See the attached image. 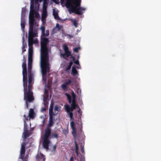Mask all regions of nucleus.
<instances>
[{"mask_svg": "<svg viewBox=\"0 0 161 161\" xmlns=\"http://www.w3.org/2000/svg\"><path fill=\"white\" fill-rule=\"evenodd\" d=\"M36 158L38 161H45V160L44 156L42 153L38 154L36 156Z\"/></svg>", "mask_w": 161, "mask_h": 161, "instance_id": "obj_11", "label": "nucleus"}, {"mask_svg": "<svg viewBox=\"0 0 161 161\" xmlns=\"http://www.w3.org/2000/svg\"><path fill=\"white\" fill-rule=\"evenodd\" d=\"M35 113L34 109L32 108H30L29 111V119H30L33 118L34 117Z\"/></svg>", "mask_w": 161, "mask_h": 161, "instance_id": "obj_14", "label": "nucleus"}, {"mask_svg": "<svg viewBox=\"0 0 161 161\" xmlns=\"http://www.w3.org/2000/svg\"><path fill=\"white\" fill-rule=\"evenodd\" d=\"M49 35V31L48 30H47L46 31V32H45L44 33L42 34V36L44 37L48 36Z\"/></svg>", "mask_w": 161, "mask_h": 161, "instance_id": "obj_28", "label": "nucleus"}, {"mask_svg": "<svg viewBox=\"0 0 161 161\" xmlns=\"http://www.w3.org/2000/svg\"><path fill=\"white\" fill-rule=\"evenodd\" d=\"M24 58H24V62L22 65L24 91V99L25 101L26 108H28L29 105L28 103L33 102L34 100V98L32 91V83H31V86H30V88L29 87V85L27 86L26 64L25 59H24Z\"/></svg>", "mask_w": 161, "mask_h": 161, "instance_id": "obj_2", "label": "nucleus"}, {"mask_svg": "<svg viewBox=\"0 0 161 161\" xmlns=\"http://www.w3.org/2000/svg\"><path fill=\"white\" fill-rule=\"evenodd\" d=\"M51 136L52 138H57L58 136V134L56 133H52L51 134Z\"/></svg>", "mask_w": 161, "mask_h": 161, "instance_id": "obj_27", "label": "nucleus"}, {"mask_svg": "<svg viewBox=\"0 0 161 161\" xmlns=\"http://www.w3.org/2000/svg\"><path fill=\"white\" fill-rule=\"evenodd\" d=\"M53 115H49V119L48 123L46 127H48L49 128H51V127L54 124L53 120Z\"/></svg>", "mask_w": 161, "mask_h": 161, "instance_id": "obj_12", "label": "nucleus"}, {"mask_svg": "<svg viewBox=\"0 0 161 161\" xmlns=\"http://www.w3.org/2000/svg\"><path fill=\"white\" fill-rule=\"evenodd\" d=\"M64 1V0H61V1L62 2H63Z\"/></svg>", "mask_w": 161, "mask_h": 161, "instance_id": "obj_51", "label": "nucleus"}, {"mask_svg": "<svg viewBox=\"0 0 161 161\" xmlns=\"http://www.w3.org/2000/svg\"><path fill=\"white\" fill-rule=\"evenodd\" d=\"M71 127L73 130V132H76L75 131V123L73 121L71 122L70 123Z\"/></svg>", "mask_w": 161, "mask_h": 161, "instance_id": "obj_23", "label": "nucleus"}, {"mask_svg": "<svg viewBox=\"0 0 161 161\" xmlns=\"http://www.w3.org/2000/svg\"><path fill=\"white\" fill-rule=\"evenodd\" d=\"M35 20V19L34 17V15H32V16H31L30 14L29 16V31H34V25Z\"/></svg>", "mask_w": 161, "mask_h": 161, "instance_id": "obj_9", "label": "nucleus"}, {"mask_svg": "<svg viewBox=\"0 0 161 161\" xmlns=\"http://www.w3.org/2000/svg\"><path fill=\"white\" fill-rule=\"evenodd\" d=\"M28 84L29 87L30 88V86H31V83L32 81V78L33 77V75L31 73L32 63L28 62Z\"/></svg>", "mask_w": 161, "mask_h": 161, "instance_id": "obj_6", "label": "nucleus"}, {"mask_svg": "<svg viewBox=\"0 0 161 161\" xmlns=\"http://www.w3.org/2000/svg\"><path fill=\"white\" fill-rule=\"evenodd\" d=\"M79 108V110H78L77 111V112H78V113H79L80 112V108Z\"/></svg>", "mask_w": 161, "mask_h": 161, "instance_id": "obj_48", "label": "nucleus"}, {"mask_svg": "<svg viewBox=\"0 0 161 161\" xmlns=\"http://www.w3.org/2000/svg\"><path fill=\"white\" fill-rule=\"evenodd\" d=\"M71 103V107H70L68 104L65 105V109L70 110L71 111H73L76 108H79V106L76 103V101H72Z\"/></svg>", "mask_w": 161, "mask_h": 161, "instance_id": "obj_8", "label": "nucleus"}, {"mask_svg": "<svg viewBox=\"0 0 161 161\" xmlns=\"http://www.w3.org/2000/svg\"><path fill=\"white\" fill-rule=\"evenodd\" d=\"M75 152L77 156H78L79 155L78 153V149H79V147L77 145L76 142V141H75Z\"/></svg>", "mask_w": 161, "mask_h": 161, "instance_id": "obj_20", "label": "nucleus"}, {"mask_svg": "<svg viewBox=\"0 0 161 161\" xmlns=\"http://www.w3.org/2000/svg\"><path fill=\"white\" fill-rule=\"evenodd\" d=\"M74 59H75V58H73V60H74Z\"/></svg>", "mask_w": 161, "mask_h": 161, "instance_id": "obj_52", "label": "nucleus"}, {"mask_svg": "<svg viewBox=\"0 0 161 161\" xmlns=\"http://www.w3.org/2000/svg\"><path fill=\"white\" fill-rule=\"evenodd\" d=\"M55 30V29L54 28H53L52 30V31L53 32V31H54Z\"/></svg>", "mask_w": 161, "mask_h": 161, "instance_id": "obj_50", "label": "nucleus"}, {"mask_svg": "<svg viewBox=\"0 0 161 161\" xmlns=\"http://www.w3.org/2000/svg\"><path fill=\"white\" fill-rule=\"evenodd\" d=\"M37 30L34 29V31H29L28 36L30 38V39L34 43H37L38 42V40L37 39H34V38L36 37H37Z\"/></svg>", "mask_w": 161, "mask_h": 161, "instance_id": "obj_5", "label": "nucleus"}, {"mask_svg": "<svg viewBox=\"0 0 161 161\" xmlns=\"http://www.w3.org/2000/svg\"><path fill=\"white\" fill-rule=\"evenodd\" d=\"M81 0H66L65 5L69 8V12L75 13L78 15L83 14L82 11L85 10V8L80 7Z\"/></svg>", "mask_w": 161, "mask_h": 161, "instance_id": "obj_3", "label": "nucleus"}, {"mask_svg": "<svg viewBox=\"0 0 161 161\" xmlns=\"http://www.w3.org/2000/svg\"><path fill=\"white\" fill-rule=\"evenodd\" d=\"M27 46L26 44H24V43H23L22 47V52L24 53L26 51V50L25 49V47H27Z\"/></svg>", "mask_w": 161, "mask_h": 161, "instance_id": "obj_32", "label": "nucleus"}, {"mask_svg": "<svg viewBox=\"0 0 161 161\" xmlns=\"http://www.w3.org/2000/svg\"><path fill=\"white\" fill-rule=\"evenodd\" d=\"M53 103H51V104L50 105V107L49 110V115H56L57 113L56 114H54L53 113Z\"/></svg>", "mask_w": 161, "mask_h": 161, "instance_id": "obj_13", "label": "nucleus"}, {"mask_svg": "<svg viewBox=\"0 0 161 161\" xmlns=\"http://www.w3.org/2000/svg\"><path fill=\"white\" fill-rule=\"evenodd\" d=\"M71 95L72 97V101H76V95L73 91L71 92Z\"/></svg>", "mask_w": 161, "mask_h": 161, "instance_id": "obj_25", "label": "nucleus"}, {"mask_svg": "<svg viewBox=\"0 0 161 161\" xmlns=\"http://www.w3.org/2000/svg\"><path fill=\"white\" fill-rule=\"evenodd\" d=\"M64 95L67 97V99L69 103H71L72 100L71 99V97L70 95L68 93H64Z\"/></svg>", "mask_w": 161, "mask_h": 161, "instance_id": "obj_18", "label": "nucleus"}, {"mask_svg": "<svg viewBox=\"0 0 161 161\" xmlns=\"http://www.w3.org/2000/svg\"><path fill=\"white\" fill-rule=\"evenodd\" d=\"M49 42L47 38H41V41L40 65L43 75H46L47 72L49 71V48L47 44Z\"/></svg>", "mask_w": 161, "mask_h": 161, "instance_id": "obj_1", "label": "nucleus"}, {"mask_svg": "<svg viewBox=\"0 0 161 161\" xmlns=\"http://www.w3.org/2000/svg\"><path fill=\"white\" fill-rule=\"evenodd\" d=\"M49 97V92L48 91L45 89L44 91V95L43 96V98H46L48 99Z\"/></svg>", "mask_w": 161, "mask_h": 161, "instance_id": "obj_21", "label": "nucleus"}, {"mask_svg": "<svg viewBox=\"0 0 161 161\" xmlns=\"http://www.w3.org/2000/svg\"><path fill=\"white\" fill-rule=\"evenodd\" d=\"M65 109L67 113L68 114L70 119H72L73 116V114L72 112L73 111H71L70 110L66 109Z\"/></svg>", "mask_w": 161, "mask_h": 161, "instance_id": "obj_17", "label": "nucleus"}, {"mask_svg": "<svg viewBox=\"0 0 161 161\" xmlns=\"http://www.w3.org/2000/svg\"><path fill=\"white\" fill-rule=\"evenodd\" d=\"M63 49L64 51V53L61 54V55L65 58V57L68 58L71 55V52L69 51V48L66 45H64L63 46Z\"/></svg>", "mask_w": 161, "mask_h": 161, "instance_id": "obj_7", "label": "nucleus"}, {"mask_svg": "<svg viewBox=\"0 0 161 161\" xmlns=\"http://www.w3.org/2000/svg\"><path fill=\"white\" fill-rule=\"evenodd\" d=\"M80 49V47H75L73 49V51L74 52L77 53L78 52V50Z\"/></svg>", "mask_w": 161, "mask_h": 161, "instance_id": "obj_33", "label": "nucleus"}, {"mask_svg": "<svg viewBox=\"0 0 161 161\" xmlns=\"http://www.w3.org/2000/svg\"><path fill=\"white\" fill-rule=\"evenodd\" d=\"M56 27L58 29V30L59 31L61 29V27L57 23L56 25Z\"/></svg>", "mask_w": 161, "mask_h": 161, "instance_id": "obj_38", "label": "nucleus"}, {"mask_svg": "<svg viewBox=\"0 0 161 161\" xmlns=\"http://www.w3.org/2000/svg\"><path fill=\"white\" fill-rule=\"evenodd\" d=\"M68 132V131L67 130H63V133L64 134H66Z\"/></svg>", "mask_w": 161, "mask_h": 161, "instance_id": "obj_39", "label": "nucleus"}, {"mask_svg": "<svg viewBox=\"0 0 161 161\" xmlns=\"http://www.w3.org/2000/svg\"><path fill=\"white\" fill-rule=\"evenodd\" d=\"M71 21L73 22L74 25L75 27L77 28V23L75 19H72Z\"/></svg>", "mask_w": 161, "mask_h": 161, "instance_id": "obj_31", "label": "nucleus"}, {"mask_svg": "<svg viewBox=\"0 0 161 161\" xmlns=\"http://www.w3.org/2000/svg\"><path fill=\"white\" fill-rule=\"evenodd\" d=\"M71 82V80H68L67 81H66L64 83L62 84L61 86V88L64 91H67V86L70 84Z\"/></svg>", "mask_w": 161, "mask_h": 161, "instance_id": "obj_10", "label": "nucleus"}, {"mask_svg": "<svg viewBox=\"0 0 161 161\" xmlns=\"http://www.w3.org/2000/svg\"><path fill=\"white\" fill-rule=\"evenodd\" d=\"M22 13H23V10H22Z\"/></svg>", "mask_w": 161, "mask_h": 161, "instance_id": "obj_53", "label": "nucleus"}, {"mask_svg": "<svg viewBox=\"0 0 161 161\" xmlns=\"http://www.w3.org/2000/svg\"><path fill=\"white\" fill-rule=\"evenodd\" d=\"M30 38L29 36H28V46L29 48H33V42H32V41L30 39Z\"/></svg>", "mask_w": 161, "mask_h": 161, "instance_id": "obj_22", "label": "nucleus"}, {"mask_svg": "<svg viewBox=\"0 0 161 161\" xmlns=\"http://www.w3.org/2000/svg\"><path fill=\"white\" fill-rule=\"evenodd\" d=\"M71 67L70 66V65H68L67 68H66V70L67 71L68 70H69L71 69Z\"/></svg>", "mask_w": 161, "mask_h": 161, "instance_id": "obj_43", "label": "nucleus"}, {"mask_svg": "<svg viewBox=\"0 0 161 161\" xmlns=\"http://www.w3.org/2000/svg\"><path fill=\"white\" fill-rule=\"evenodd\" d=\"M74 161L73 157V156L71 157L70 160H69V161Z\"/></svg>", "mask_w": 161, "mask_h": 161, "instance_id": "obj_45", "label": "nucleus"}, {"mask_svg": "<svg viewBox=\"0 0 161 161\" xmlns=\"http://www.w3.org/2000/svg\"><path fill=\"white\" fill-rule=\"evenodd\" d=\"M51 128L46 127L44 131L43 146L44 148L47 149H48L49 145L50 143L49 138L51 136Z\"/></svg>", "mask_w": 161, "mask_h": 161, "instance_id": "obj_4", "label": "nucleus"}, {"mask_svg": "<svg viewBox=\"0 0 161 161\" xmlns=\"http://www.w3.org/2000/svg\"><path fill=\"white\" fill-rule=\"evenodd\" d=\"M24 131H25L27 130V125L26 122L25 121H24Z\"/></svg>", "mask_w": 161, "mask_h": 161, "instance_id": "obj_36", "label": "nucleus"}, {"mask_svg": "<svg viewBox=\"0 0 161 161\" xmlns=\"http://www.w3.org/2000/svg\"><path fill=\"white\" fill-rule=\"evenodd\" d=\"M80 64H79V65H78V66H77L76 67V68L78 69H79L80 68Z\"/></svg>", "mask_w": 161, "mask_h": 161, "instance_id": "obj_47", "label": "nucleus"}, {"mask_svg": "<svg viewBox=\"0 0 161 161\" xmlns=\"http://www.w3.org/2000/svg\"><path fill=\"white\" fill-rule=\"evenodd\" d=\"M81 151L82 153L84 154L85 153L84 149L83 147H81Z\"/></svg>", "mask_w": 161, "mask_h": 161, "instance_id": "obj_41", "label": "nucleus"}, {"mask_svg": "<svg viewBox=\"0 0 161 161\" xmlns=\"http://www.w3.org/2000/svg\"><path fill=\"white\" fill-rule=\"evenodd\" d=\"M53 15L55 19H59V18L58 16V14L57 12H56L55 10L53 9Z\"/></svg>", "mask_w": 161, "mask_h": 161, "instance_id": "obj_19", "label": "nucleus"}, {"mask_svg": "<svg viewBox=\"0 0 161 161\" xmlns=\"http://www.w3.org/2000/svg\"><path fill=\"white\" fill-rule=\"evenodd\" d=\"M33 53V48H29L28 56H32Z\"/></svg>", "mask_w": 161, "mask_h": 161, "instance_id": "obj_24", "label": "nucleus"}, {"mask_svg": "<svg viewBox=\"0 0 161 161\" xmlns=\"http://www.w3.org/2000/svg\"><path fill=\"white\" fill-rule=\"evenodd\" d=\"M47 15V12L46 11H43L42 12V18H46Z\"/></svg>", "mask_w": 161, "mask_h": 161, "instance_id": "obj_30", "label": "nucleus"}, {"mask_svg": "<svg viewBox=\"0 0 161 161\" xmlns=\"http://www.w3.org/2000/svg\"><path fill=\"white\" fill-rule=\"evenodd\" d=\"M58 106H55L54 108V110L55 111H58Z\"/></svg>", "mask_w": 161, "mask_h": 161, "instance_id": "obj_40", "label": "nucleus"}, {"mask_svg": "<svg viewBox=\"0 0 161 161\" xmlns=\"http://www.w3.org/2000/svg\"><path fill=\"white\" fill-rule=\"evenodd\" d=\"M43 80H45V81H46V78H44V77H43Z\"/></svg>", "mask_w": 161, "mask_h": 161, "instance_id": "obj_49", "label": "nucleus"}, {"mask_svg": "<svg viewBox=\"0 0 161 161\" xmlns=\"http://www.w3.org/2000/svg\"><path fill=\"white\" fill-rule=\"evenodd\" d=\"M71 74L73 76H75L77 75H79L77 70L74 66H73L72 68Z\"/></svg>", "mask_w": 161, "mask_h": 161, "instance_id": "obj_16", "label": "nucleus"}, {"mask_svg": "<svg viewBox=\"0 0 161 161\" xmlns=\"http://www.w3.org/2000/svg\"><path fill=\"white\" fill-rule=\"evenodd\" d=\"M41 29L42 31V34L44 33L45 31V27L44 26H42L41 27Z\"/></svg>", "mask_w": 161, "mask_h": 161, "instance_id": "obj_37", "label": "nucleus"}, {"mask_svg": "<svg viewBox=\"0 0 161 161\" xmlns=\"http://www.w3.org/2000/svg\"><path fill=\"white\" fill-rule=\"evenodd\" d=\"M25 19H23V18L22 17L21 20V29L23 31H24L25 30Z\"/></svg>", "mask_w": 161, "mask_h": 161, "instance_id": "obj_15", "label": "nucleus"}, {"mask_svg": "<svg viewBox=\"0 0 161 161\" xmlns=\"http://www.w3.org/2000/svg\"><path fill=\"white\" fill-rule=\"evenodd\" d=\"M24 122L25 121H26V120L27 121L29 119V115L26 116L25 115H24Z\"/></svg>", "mask_w": 161, "mask_h": 161, "instance_id": "obj_35", "label": "nucleus"}, {"mask_svg": "<svg viewBox=\"0 0 161 161\" xmlns=\"http://www.w3.org/2000/svg\"><path fill=\"white\" fill-rule=\"evenodd\" d=\"M34 3H31V6H30V12H31V11H34Z\"/></svg>", "mask_w": 161, "mask_h": 161, "instance_id": "obj_29", "label": "nucleus"}, {"mask_svg": "<svg viewBox=\"0 0 161 161\" xmlns=\"http://www.w3.org/2000/svg\"><path fill=\"white\" fill-rule=\"evenodd\" d=\"M56 148V145H54L53 146V149L52 150V151H54L55 150Z\"/></svg>", "mask_w": 161, "mask_h": 161, "instance_id": "obj_44", "label": "nucleus"}, {"mask_svg": "<svg viewBox=\"0 0 161 161\" xmlns=\"http://www.w3.org/2000/svg\"><path fill=\"white\" fill-rule=\"evenodd\" d=\"M48 99H46V98H43L44 104L45 107H46L48 105Z\"/></svg>", "mask_w": 161, "mask_h": 161, "instance_id": "obj_26", "label": "nucleus"}, {"mask_svg": "<svg viewBox=\"0 0 161 161\" xmlns=\"http://www.w3.org/2000/svg\"><path fill=\"white\" fill-rule=\"evenodd\" d=\"M74 63L77 65H79V62L78 60H77L76 61H74Z\"/></svg>", "mask_w": 161, "mask_h": 161, "instance_id": "obj_42", "label": "nucleus"}, {"mask_svg": "<svg viewBox=\"0 0 161 161\" xmlns=\"http://www.w3.org/2000/svg\"><path fill=\"white\" fill-rule=\"evenodd\" d=\"M28 62L30 63H32V56H28Z\"/></svg>", "mask_w": 161, "mask_h": 161, "instance_id": "obj_34", "label": "nucleus"}, {"mask_svg": "<svg viewBox=\"0 0 161 161\" xmlns=\"http://www.w3.org/2000/svg\"><path fill=\"white\" fill-rule=\"evenodd\" d=\"M73 62L72 61H70L69 63V65H70V66L71 67V66L72 65V64H73Z\"/></svg>", "mask_w": 161, "mask_h": 161, "instance_id": "obj_46", "label": "nucleus"}]
</instances>
